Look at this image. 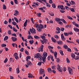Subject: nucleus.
Masks as SVG:
<instances>
[{
    "mask_svg": "<svg viewBox=\"0 0 79 79\" xmlns=\"http://www.w3.org/2000/svg\"><path fill=\"white\" fill-rule=\"evenodd\" d=\"M70 11H73V12H74V11H75L74 9L73 8H70Z\"/></svg>",
    "mask_w": 79,
    "mask_h": 79,
    "instance_id": "obj_40",
    "label": "nucleus"
},
{
    "mask_svg": "<svg viewBox=\"0 0 79 79\" xmlns=\"http://www.w3.org/2000/svg\"><path fill=\"white\" fill-rule=\"evenodd\" d=\"M40 74H44V70L42 69H40Z\"/></svg>",
    "mask_w": 79,
    "mask_h": 79,
    "instance_id": "obj_10",
    "label": "nucleus"
},
{
    "mask_svg": "<svg viewBox=\"0 0 79 79\" xmlns=\"http://www.w3.org/2000/svg\"><path fill=\"white\" fill-rule=\"evenodd\" d=\"M64 34L65 36H68L69 35V34L68 33H64Z\"/></svg>",
    "mask_w": 79,
    "mask_h": 79,
    "instance_id": "obj_35",
    "label": "nucleus"
},
{
    "mask_svg": "<svg viewBox=\"0 0 79 79\" xmlns=\"http://www.w3.org/2000/svg\"><path fill=\"white\" fill-rule=\"evenodd\" d=\"M19 13V12H18V11L17 10H15V13L14 14V15H15V16H17V15H18Z\"/></svg>",
    "mask_w": 79,
    "mask_h": 79,
    "instance_id": "obj_14",
    "label": "nucleus"
},
{
    "mask_svg": "<svg viewBox=\"0 0 79 79\" xmlns=\"http://www.w3.org/2000/svg\"><path fill=\"white\" fill-rule=\"evenodd\" d=\"M31 38V39H33V38H32V36L28 35V39H30Z\"/></svg>",
    "mask_w": 79,
    "mask_h": 79,
    "instance_id": "obj_29",
    "label": "nucleus"
},
{
    "mask_svg": "<svg viewBox=\"0 0 79 79\" xmlns=\"http://www.w3.org/2000/svg\"><path fill=\"white\" fill-rule=\"evenodd\" d=\"M41 15V13H38L36 14L37 16L39 17H40V15Z\"/></svg>",
    "mask_w": 79,
    "mask_h": 79,
    "instance_id": "obj_41",
    "label": "nucleus"
},
{
    "mask_svg": "<svg viewBox=\"0 0 79 79\" xmlns=\"http://www.w3.org/2000/svg\"><path fill=\"white\" fill-rule=\"evenodd\" d=\"M47 56V52L43 54V57H39L38 58V60L39 61H42L45 63V59H46V57Z\"/></svg>",
    "mask_w": 79,
    "mask_h": 79,
    "instance_id": "obj_1",
    "label": "nucleus"
},
{
    "mask_svg": "<svg viewBox=\"0 0 79 79\" xmlns=\"http://www.w3.org/2000/svg\"><path fill=\"white\" fill-rule=\"evenodd\" d=\"M54 37L56 39H58V38H59V37L58 36V35H55Z\"/></svg>",
    "mask_w": 79,
    "mask_h": 79,
    "instance_id": "obj_60",
    "label": "nucleus"
},
{
    "mask_svg": "<svg viewBox=\"0 0 79 79\" xmlns=\"http://www.w3.org/2000/svg\"><path fill=\"white\" fill-rule=\"evenodd\" d=\"M16 70L17 74H19L20 72L19 70V68H17L16 69Z\"/></svg>",
    "mask_w": 79,
    "mask_h": 79,
    "instance_id": "obj_25",
    "label": "nucleus"
},
{
    "mask_svg": "<svg viewBox=\"0 0 79 79\" xmlns=\"http://www.w3.org/2000/svg\"><path fill=\"white\" fill-rule=\"evenodd\" d=\"M47 35V34H46L45 33H43V35H42L40 36L41 38H42L43 39L44 41H47V40L45 39V36Z\"/></svg>",
    "mask_w": 79,
    "mask_h": 79,
    "instance_id": "obj_3",
    "label": "nucleus"
},
{
    "mask_svg": "<svg viewBox=\"0 0 79 79\" xmlns=\"http://www.w3.org/2000/svg\"><path fill=\"white\" fill-rule=\"evenodd\" d=\"M2 47H6V45L5 44H2L1 45Z\"/></svg>",
    "mask_w": 79,
    "mask_h": 79,
    "instance_id": "obj_48",
    "label": "nucleus"
},
{
    "mask_svg": "<svg viewBox=\"0 0 79 79\" xmlns=\"http://www.w3.org/2000/svg\"><path fill=\"white\" fill-rule=\"evenodd\" d=\"M60 59L58 58H57V60H56V62H57V63H59V62H60Z\"/></svg>",
    "mask_w": 79,
    "mask_h": 79,
    "instance_id": "obj_54",
    "label": "nucleus"
},
{
    "mask_svg": "<svg viewBox=\"0 0 79 79\" xmlns=\"http://www.w3.org/2000/svg\"><path fill=\"white\" fill-rule=\"evenodd\" d=\"M14 19H15V21L17 22L18 23V20L17 19V18L16 17H14Z\"/></svg>",
    "mask_w": 79,
    "mask_h": 79,
    "instance_id": "obj_36",
    "label": "nucleus"
},
{
    "mask_svg": "<svg viewBox=\"0 0 79 79\" xmlns=\"http://www.w3.org/2000/svg\"><path fill=\"white\" fill-rule=\"evenodd\" d=\"M73 29L75 32H79V29L75 27L73 28Z\"/></svg>",
    "mask_w": 79,
    "mask_h": 79,
    "instance_id": "obj_15",
    "label": "nucleus"
},
{
    "mask_svg": "<svg viewBox=\"0 0 79 79\" xmlns=\"http://www.w3.org/2000/svg\"><path fill=\"white\" fill-rule=\"evenodd\" d=\"M50 56H51H51H48V60H50V58H51V57H50Z\"/></svg>",
    "mask_w": 79,
    "mask_h": 79,
    "instance_id": "obj_57",
    "label": "nucleus"
},
{
    "mask_svg": "<svg viewBox=\"0 0 79 79\" xmlns=\"http://www.w3.org/2000/svg\"><path fill=\"white\" fill-rule=\"evenodd\" d=\"M56 19L57 20V22H58V21H60V18H56Z\"/></svg>",
    "mask_w": 79,
    "mask_h": 79,
    "instance_id": "obj_58",
    "label": "nucleus"
},
{
    "mask_svg": "<svg viewBox=\"0 0 79 79\" xmlns=\"http://www.w3.org/2000/svg\"><path fill=\"white\" fill-rule=\"evenodd\" d=\"M29 43L30 44H32L33 43H34V40H31L29 41Z\"/></svg>",
    "mask_w": 79,
    "mask_h": 79,
    "instance_id": "obj_26",
    "label": "nucleus"
},
{
    "mask_svg": "<svg viewBox=\"0 0 79 79\" xmlns=\"http://www.w3.org/2000/svg\"><path fill=\"white\" fill-rule=\"evenodd\" d=\"M62 22H63V23H64V24H67V23H66V21H65V20L64 19H63L62 20Z\"/></svg>",
    "mask_w": 79,
    "mask_h": 79,
    "instance_id": "obj_51",
    "label": "nucleus"
},
{
    "mask_svg": "<svg viewBox=\"0 0 79 79\" xmlns=\"http://www.w3.org/2000/svg\"><path fill=\"white\" fill-rule=\"evenodd\" d=\"M25 53L26 54H27V55H29V52H28V51H27V50H26L25 51Z\"/></svg>",
    "mask_w": 79,
    "mask_h": 79,
    "instance_id": "obj_37",
    "label": "nucleus"
},
{
    "mask_svg": "<svg viewBox=\"0 0 79 79\" xmlns=\"http://www.w3.org/2000/svg\"><path fill=\"white\" fill-rule=\"evenodd\" d=\"M11 19H9V23H11Z\"/></svg>",
    "mask_w": 79,
    "mask_h": 79,
    "instance_id": "obj_64",
    "label": "nucleus"
},
{
    "mask_svg": "<svg viewBox=\"0 0 79 79\" xmlns=\"http://www.w3.org/2000/svg\"><path fill=\"white\" fill-rule=\"evenodd\" d=\"M48 48H49V49L50 50V52H51V53H54V52L53 51V50H52V49H53V47L52 46H48Z\"/></svg>",
    "mask_w": 79,
    "mask_h": 79,
    "instance_id": "obj_6",
    "label": "nucleus"
},
{
    "mask_svg": "<svg viewBox=\"0 0 79 79\" xmlns=\"http://www.w3.org/2000/svg\"><path fill=\"white\" fill-rule=\"evenodd\" d=\"M59 71H60V72H62V71H63V69L62 68V67H61Z\"/></svg>",
    "mask_w": 79,
    "mask_h": 79,
    "instance_id": "obj_52",
    "label": "nucleus"
},
{
    "mask_svg": "<svg viewBox=\"0 0 79 79\" xmlns=\"http://www.w3.org/2000/svg\"><path fill=\"white\" fill-rule=\"evenodd\" d=\"M34 37L35 39H40V37H39V36L36 35H35L34 36Z\"/></svg>",
    "mask_w": 79,
    "mask_h": 79,
    "instance_id": "obj_20",
    "label": "nucleus"
},
{
    "mask_svg": "<svg viewBox=\"0 0 79 79\" xmlns=\"http://www.w3.org/2000/svg\"><path fill=\"white\" fill-rule=\"evenodd\" d=\"M49 3H51V4H52L53 3V1H52V0H49Z\"/></svg>",
    "mask_w": 79,
    "mask_h": 79,
    "instance_id": "obj_50",
    "label": "nucleus"
},
{
    "mask_svg": "<svg viewBox=\"0 0 79 79\" xmlns=\"http://www.w3.org/2000/svg\"><path fill=\"white\" fill-rule=\"evenodd\" d=\"M57 52H55L54 54L56 59V58H57Z\"/></svg>",
    "mask_w": 79,
    "mask_h": 79,
    "instance_id": "obj_22",
    "label": "nucleus"
},
{
    "mask_svg": "<svg viewBox=\"0 0 79 79\" xmlns=\"http://www.w3.org/2000/svg\"><path fill=\"white\" fill-rule=\"evenodd\" d=\"M14 2L15 4H18V0H14Z\"/></svg>",
    "mask_w": 79,
    "mask_h": 79,
    "instance_id": "obj_61",
    "label": "nucleus"
},
{
    "mask_svg": "<svg viewBox=\"0 0 79 79\" xmlns=\"http://www.w3.org/2000/svg\"><path fill=\"white\" fill-rule=\"evenodd\" d=\"M8 39V36H6L4 38V40H6Z\"/></svg>",
    "mask_w": 79,
    "mask_h": 79,
    "instance_id": "obj_28",
    "label": "nucleus"
},
{
    "mask_svg": "<svg viewBox=\"0 0 79 79\" xmlns=\"http://www.w3.org/2000/svg\"><path fill=\"white\" fill-rule=\"evenodd\" d=\"M60 12H61V13H64V12H65V11L62 10H60Z\"/></svg>",
    "mask_w": 79,
    "mask_h": 79,
    "instance_id": "obj_47",
    "label": "nucleus"
},
{
    "mask_svg": "<svg viewBox=\"0 0 79 79\" xmlns=\"http://www.w3.org/2000/svg\"><path fill=\"white\" fill-rule=\"evenodd\" d=\"M68 18H69V19H71V20H73V19L72 17L69 16H68Z\"/></svg>",
    "mask_w": 79,
    "mask_h": 79,
    "instance_id": "obj_49",
    "label": "nucleus"
},
{
    "mask_svg": "<svg viewBox=\"0 0 79 79\" xmlns=\"http://www.w3.org/2000/svg\"><path fill=\"white\" fill-rule=\"evenodd\" d=\"M71 57L73 58H74L75 56H76V55H75V54H72L71 55Z\"/></svg>",
    "mask_w": 79,
    "mask_h": 79,
    "instance_id": "obj_23",
    "label": "nucleus"
},
{
    "mask_svg": "<svg viewBox=\"0 0 79 79\" xmlns=\"http://www.w3.org/2000/svg\"><path fill=\"white\" fill-rule=\"evenodd\" d=\"M66 61H67V63H69L70 62L69 60V59H68V58H67L66 59Z\"/></svg>",
    "mask_w": 79,
    "mask_h": 79,
    "instance_id": "obj_53",
    "label": "nucleus"
},
{
    "mask_svg": "<svg viewBox=\"0 0 79 79\" xmlns=\"http://www.w3.org/2000/svg\"><path fill=\"white\" fill-rule=\"evenodd\" d=\"M74 59H75V60H79V56H77L76 57H75Z\"/></svg>",
    "mask_w": 79,
    "mask_h": 79,
    "instance_id": "obj_27",
    "label": "nucleus"
},
{
    "mask_svg": "<svg viewBox=\"0 0 79 79\" xmlns=\"http://www.w3.org/2000/svg\"><path fill=\"white\" fill-rule=\"evenodd\" d=\"M73 24H74V25H75V26L77 27H78L79 26V24H77V23H75L74 22H73Z\"/></svg>",
    "mask_w": 79,
    "mask_h": 79,
    "instance_id": "obj_16",
    "label": "nucleus"
},
{
    "mask_svg": "<svg viewBox=\"0 0 79 79\" xmlns=\"http://www.w3.org/2000/svg\"><path fill=\"white\" fill-rule=\"evenodd\" d=\"M48 73H52V69L50 68H48Z\"/></svg>",
    "mask_w": 79,
    "mask_h": 79,
    "instance_id": "obj_19",
    "label": "nucleus"
},
{
    "mask_svg": "<svg viewBox=\"0 0 79 79\" xmlns=\"http://www.w3.org/2000/svg\"><path fill=\"white\" fill-rule=\"evenodd\" d=\"M35 27H38L37 29L39 28V25L37 24H36L35 25Z\"/></svg>",
    "mask_w": 79,
    "mask_h": 79,
    "instance_id": "obj_39",
    "label": "nucleus"
},
{
    "mask_svg": "<svg viewBox=\"0 0 79 79\" xmlns=\"http://www.w3.org/2000/svg\"><path fill=\"white\" fill-rule=\"evenodd\" d=\"M44 48V46L43 45L41 44V46H40V50L41 52H43V48Z\"/></svg>",
    "mask_w": 79,
    "mask_h": 79,
    "instance_id": "obj_17",
    "label": "nucleus"
},
{
    "mask_svg": "<svg viewBox=\"0 0 79 79\" xmlns=\"http://www.w3.org/2000/svg\"><path fill=\"white\" fill-rule=\"evenodd\" d=\"M30 31L32 33V34H35L36 32L35 31V30L34 28L32 29V30L31 28L30 29Z\"/></svg>",
    "mask_w": 79,
    "mask_h": 79,
    "instance_id": "obj_5",
    "label": "nucleus"
},
{
    "mask_svg": "<svg viewBox=\"0 0 79 79\" xmlns=\"http://www.w3.org/2000/svg\"><path fill=\"white\" fill-rule=\"evenodd\" d=\"M68 34H69H69L70 35H72V34H73V33L72 32L70 31V32H69L68 33Z\"/></svg>",
    "mask_w": 79,
    "mask_h": 79,
    "instance_id": "obj_63",
    "label": "nucleus"
},
{
    "mask_svg": "<svg viewBox=\"0 0 79 79\" xmlns=\"http://www.w3.org/2000/svg\"><path fill=\"white\" fill-rule=\"evenodd\" d=\"M14 56L15 57V58L17 60L19 59V57L18 56V53H15L14 55Z\"/></svg>",
    "mask_w": 79,
    "mask_h": 79,
    "instance_id": "obj_8",
    "label": "nucleus"
},
{
    "mask_svg": "<svg viewBox=\"0 0 79 79\" xmlns=\"http://www.w3.org/2000/svg\"><path fill=\"white\" fill-rule=\"evenodd\" d=\"M26 58H27V59H28L29 60H30V59H31V57H30V56H27L26 57Z\"/></svg>",
    "mask_w": 79,
    "mask_h": 79,
    "instance_id": "obj_62",
    "label": "nucleus"
},
{
    "mask_svg": "<svg viewBox=\"0 0 79 79\" xmlns=\"http://www.w3.org/2000/svg\"><path fill=\"white\" fill-rule=\"evenodd\" d=\"M56 31H60V28L59 27H57V28H56Z\"/></svg>",
    "mask_w": 79,
    "mask_h": 79,
    "instance_id": "obj_56",
    "label": "nucleus"
},
{
    "mask_svg": "<svg viewBox=\"0 0 79 79\" xmlns=\"http://www.w3.org/2000/svg\"><path fill=\"white\" fill-rule=\"evenodd\" d=\"M68 70L70 74H73V69H71L70 67H68Z\"/></svg>",
    "mask_w": 79,
    "mask_h": 79,
    "instance_id": "obj_4",
    "label": "nucleus"
},
{
    "mask_svg": "<svg viewBox=\"0 0 79 79\" xmlns=\"http://www.w3.org/2000/svg\"><path fill=\"white\" fill-rule=\"evenodd\" d=\"M12 24L13 25H14V26H16V22H13L12 23Z\"/></svg>",
    "mask_w": 79,
    "mask_h": 79,
    "instance_id": "obj_38",
    "label": "nucleus"
},
{
    "mask_svg": "<svg viewBox=\"0 0 79 79\" xmlns=\"http://www.w3.org/2000/svg\"><path fill=\"white\" fill-rule=\"evenodd\" d=\"M39 57H42V56L40 55V54L39 53H37L35 55V58H38Z\"/></svg>",
    "mask_w": 79,
    "mask_h": 79,
    "instance_id": "obj_7",
    "label": "nucleus"
},
{
    "mask_svg": "<svg viewBox=\"0 0 79 79\" xmlns=\"http://www.w3.org/2000/svg\"><path fill=\"white\" fill-rule=\"evenodd\" d=\"M44 28V26L43 25L40 24L39 25V26L38 28L37 29V30L39 32H40L42 31V30L41 29H43Z\"/></svg>",
    "mask_w": 79,
    "mask_h": 79,
    "instance_id": "obj_2",
    "label": "nucleus"
},
{
    "mask_svg": "<svg viewBox=\"0 0 79 79\" xmlns=\"http://www.w3.org/2000/svg\"><path fill=\"white\" fill-rule=\"evenodd\" d=\"M52 7L53 8H56V5H55V4L54 3L52 4Z\"/></svg>",
    "mask_w": 79,
    "mask_h": 79,
    "instance_id": "obj_31",
    "label": "nucleus"
},
{
    "mask_svg": "<svg viewBox=\"0 0 79 79\" xmlns=\"http://www.w3.org/2000/svg\"><path fill=\"white\" fill-rule=\"evenodd\" d=\"M58 8L59 9L61 8V10H65V8H63L64 7V6L63 5H60V6H58Z\"/></svg>",
    "mask_w": 79,
    "mask_h": 79,
    "instance_id": "obj_9",
    "label": "nucleus"
},
{
    "mask_svg": "<svg viewBox=\"0 0 79 79\" xmlns=\"http://www.w3.org/2000/svg\"><path fill=\"white\" fill-rule=\"evenodd\" d=\"M65 8L66 9V10H69V7L68 6H65Z\"/></svg>",
    "mask_w": 79,
    "mask_h": 79,
    "instance_id": "obj_59",
    "label": "nucleus"
},
{
    "mask_svg": "<svg viewBox=\"0 0 79 79\" xmlns=\"http://www.w3.org/2000/svg\"><path fill=\"white\" fill-rule=\"evenodd\" d=\"M46 6H48V7H49V8H50V5L48 3L46 4Z\"/></svg>",
    "mask_w": 79,
    "mask_h": 79,
    "instance_id": "obj_55",
    "label": "nucleus"
},
{
    "mask_svg": "<svg viewBox=\"0 0 79 79\" xmlns=\"http://www.w3.org/2000/svg\"><path fill=\"white\" fill-rule=\"evenodd\" d=\"M8 61V59L7 58H6L5 60L4 61V63H6Z\"/></svg>",
    "mask_w": 79,
    "mask_h": 79,
    "instance_id": "obj_44",
    "label": "nucleus"
},
{
    "mask_svg": "<svg viewBox=\"0 0 79 79\" xmlns=\"http://www.w3.org/2000/svg\"><path fill=\"white\" fill-rule=\"evenodd\" d=\"M60 53L61 54V55H64L63 52V51L61 50H60Z\"/></svg>",
    "mask_w": 79,
    "mask_h": 79,
    "instance_id": "obj_32",
    "label": "nucleus"
},
{
    "mask_svg": "<svg viewBox=\"0 0 79 79\" xmlns=\"http://www.w3.org/2000/svg\"><path fill=\"white\" fill-rule=\"evenodd\" d=\"M61 39L63 40H65L66 38H64V36L63 35V34H61Z\"/></svg>",
    "mask_w": 79,
    "mask_h": 79,
    "instance_id": "obj_12",
    "label": "nucleus"
},
{
    "mask_svg": "<svg viewBox=\"0 0 79 79\" xmlns=\"http://www.w3.org/2000/svg\"><path fill=\"white\" fill-rule=\"evenodd\" d=\"M63 47L64 48L67 49V48H68V46L66 44H65L64 45Z\"/></svg>",
    "mask_w": 79,
    "mask_h": 79,
    "instance_id": "obj_30",
    "label": "nucleus"
},
{
    "mask_svg": "<svg viewBox=\"0 0 79 79\" xmlns=\"http://www.w3.org/2000/svg\"><path fill=\"white\" fill-rule=\"evenodd\" d=\"M31 22H32V23L33 24H34V23H34V19H33V18H31Z\"/></svg>",
    "mask_w": 79,
    "mask_h": 79,
    "instance_id": "obj_43",
    "label": "nucleus"
},
{
    "mask_svg": "<svg viewBox=\"0 0 79 79\" xmlns=\"http://www.w3.org/2000/svg\"><path fill=\"white\" fill-rule=\"evenodd\" d=\"M8 34H9V35L11 34V30H8Z\"/></svg>",
    "mask_w": 79,
    "mask_h": 79,
    "instance_id": "obj_34",
    "label": "nucleus"
},
{
    "mask_svg": "<svg viewBox=\"0 0 79 79\" xmlns=\"http://www.w3.org/2000/svg\"><path fill=\"white\" fill-rule=\"evenodd\" d=\"M27 24V20H26V21L24 23V26L25 27H26V26Z\"/></svg>",
    "mask_w": 79,
    "mask_h": 79,
    "instance_id": "obj_18",
    "label": "nucleus"
},
{
    "mask_svg": "<svg viewBox=\"0 0 79 79\" xmlns=\"http://www.w3.org/2000/svg\"><path fill=\"white\" fill-rule=\"evenodd\" d=\"M12 40L13 42H15L17 40V38L16 37H12Z\"/></svg>",
    "mask_w": 79,
    "mask_h": 79,
    "instance_id": "obj_11",
    "label": "nucleus"
},
{
    "mask_svg": "<svg viewBox=\"0 0 79 79\" xmlns=\"http://www.w3.org/2000/svg\"><path fill=\"white\" fill-rule=\"evenodd\" d=\"M66 42H68V43H70V44H71L72 43V44H74V42H73V41H70L68 40H67Z\"/></svg>",
    "mask_w": 79,
    "mask_h": 79,
    "instance_id": "obj_24",
    "label": "nucleus"
},
{
    "mask_svg": "<svg viewBox=\"0 0 79 79\" xmlns=\"http://www.w3.org/2000/svg\"><path fill=\"white\" fill-rule=\"evenodd\" d=\"M57 43L59 45H61L63 44V42L61 41H57Z\"/></svg>",
    "mask_w": 79,
    "mask_h": 79,
    "instance_id": "obj_13",
    "label": "nucleus"
},
{
    "mask_svg": "<svg viewBox=\"0 0 79 79\" xmlns=\"http://www.w3.org/2000/svg\"><path fill=\"white\" fill-rule=\"evenodd\" d=\"M52 42H56V40L55 39L53 38L52 37Z\"/></svg>",
    "mask_w": 79,
    "mask_h": 79,
    "instance_id": "obj_21",
    "label": "nucleus"
},
{
    "mask_svg": "<svg viewBox=\"0 0 79 79\" xmlns=\"http://www.w3.org/2000/svg\"><path fill=\"white\" fill-rule=\"evenodd\" d=\"M50 15V16H54V14H53V12H51L49 13Z\"/></svg>",
    "mask_w": 79,
    "mask_h": 79,
    "instance_id": "obj_33",
    "label": "nucleus"
},
{
    "mask_svg": "<svg viewBox=\"0 0 79 79\" xmlns=\"http://www.w3.org/2000/svg\"><path fill=\"white\" fill-rule=\"evenodd\" d=\"M13 30L15 32H18V30H16L15 27H13Z\"/></svg>",
    "mask_w": 79,
    "mask_h": 79,
    "instance_id": "obj_42",
    "label": "nucleus"
},
{
    "mask_svg": "<svg viewBox=\"0 0 79 79\" xmlns=\"http://www.w3.org/2000/svg\"><path fill=\"white\" fill-rule=\"evenodd\" d=\"M3 9H4V10L6 9V6H5V4H4L3 5Z\"/></svg>",
    "mask_w": 79,
    "mask_h": 79,
    "instance_id": "obj_46",
    "label": "nucleus"
},
{
    "mask_svg": "<svg viewBox=\"0 0 79 79\" xmlns=\"http://www.w3.org/2000/svg\"><path fill=\"white\" fill-rule=\"evenodd\" d=\"M71 2L72 3V5H74L75 4V2L73 1H71Z\"/></svg>",
    "mask_w": 79,
    "mask_h": 79,
    "instance_id": "obj_45",
    "label": "nucleus"
}]
</instances>
